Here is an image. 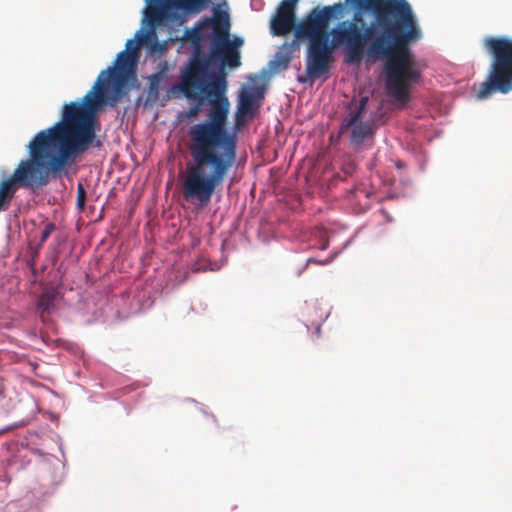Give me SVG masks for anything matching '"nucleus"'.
Returning <instances> with one entry per match:
<instances>
[{
    "label": "nucleus",
    "mask_w": 512,
    "mask_h": 512,
    "mask_svg": "<svg viewBox=\"0 0 512 512\" xmlns=\"http://www.w3.org/2000/svg\"><path fill=\"white\" fill-rule=\"evenodd\" d=\"M345 2L315 7L305 16L298 29L299 38H311L306 50L305 69L308 79L314 81L327 74L338 47L345 48V61L359 64L366 51L369 58L385 60L386 87L389 94L405 104L409 101V88L419 82L421 71L417 67L411 42L371 20L356 9L350 19L339 21L329 32L331 20L342 17Z\"/></svg>",
    "instance_id": "nucleus-1"
},
{
    "label": "nucleus",
    "mask_w": 512,
    "mask_h": 512,
    "mask_svg": "<svg viewBox=\"0 0 512 512\" xmlns=\"http://www.w3.org/2000/svg\"><path fill=\"white\" fill-rule=\"evenodd\" d=\"M229 103L210 107L207 119L188 129L191 161L182 179L183 198L199 208L206 207L237 163L238 138L227 128Z\"/></svg>",
    "instance_id": "nucleus-2"
},
{
    "label": "nucleus",
    "mask_w": 512,
    "mask_h": 512,
    "mask_svg": "<svg viewBox=\"0 0 512 512\" xmlns=\"http://www.w3.org/2000/svg\"><path fill=\"white\" fill-rule=\"evenodd\" d=\"M95 131L85 126L63 107L62 120L38 132L28 145L30 158L21 160L9 176L18 188L36 189L49 182L70 163V159L89 149Z\"/></svg>",
    "instance_id": "nucleus-3"
},
{
    "label": "nucleus",
    "mask_w": 512,
    "mask_h": 512,
    "mask_svg": "<svg viewBox=\"0 0 512 512\" xmlns=\"http://www.w3.org/2000/svg\"><path fill=\"white\" fill-rule=\"evenodd\" d=\"M136 60L137 46L132 52L121 51L117 55L115 66L101 71L93 88L87 92L81 102H70L63 107L71 110L80 122L95 131V114L106 101V91L110 82L113 80L117 85H122L127 78L133 76Z\"/></svg>",
    "instance_id": "nucleus-4"
},
{
    "label": "nucleus",
    "mask_w": 512,
    "mask_h": 512,
    "mask_svg": "<svg viewBox=\"0 0 512 512\" xmlns=\"http://www.w3.org/2000/svg\"><path fill=\"white\" fill-rule=\"evenodd\" d=\"M361 12L371 13L372 19L407 41L415 43L422 37L416 15L407 0H345Z\"/></svg>",
    "instance_id": "nucleus-5"
},
{
    "label": "nucleus",
    "mask_w": 512,
    "mask_h": 512,
    "mask_svg": "<svg viewBox=\"0 0 512 512\" xmlns=\"http://www.w3.org/2000/svg\"><path fill=\"white\" fill-rule=\"evenodd\" d=\"M211 19L213 16L206 17L184 32V39L191 42L194 48L191 58L181 72L178 84V89L187 99L201 97V92L205 88L206 68L210 66V58L202 52V42L205 39L210 40V36L214 35L215 24L206 22Z\"/></svg>",
    "instance_id": "nucleus-6"
},
{
    "label": "nucleus",
    "mask_w": 512,
    "mask_h": 512,
    "mask_svg": "<svg viewBox=\"0 0 512 512\" xmlns=\"http://www.w3.org/2000/svg\"><path fill=\"white\" fill-rule=\"evenodd\" d=\"M485 47L492 55L486 80L481 83L477 97L486 99L495 92L506 94L512 90V40L489 37Z\"/></svg>",
    "instance_id": "nucleus-7"
},
{
    "label": "nucleus",
    "mask_w": 512,
    "mask_h": 512,
    "mask_svg": "<svg viewBox=\"0 0 512 512\" xmlns=\"http://www.w3.org/2000/svg\"><path fill=\"white\" fill-rule=\"evenodd\" d=\"M210 52L207 55L210 58V63L215 60L220 62V67L217 72L210 74L208 68H206L205 76V88L201 92L202 95H206L210 107H213L215 103L225 101L229 103L228 98L225 96L227 90V73L225 67L238 68L241 65L240 51H235L230 48L224 41L218 36H210Z\"/></svg>",
    "instance_id": "nucleus-8"
},
{
    "label": "nucleus",
    "mask_w": 512,
    "mask_h": 512,
    "mask_svg": "<svg viewBox=\"0 0 512 512\" xmlns=\"http://www.w3.org/2000/svg\"><path fill=\"white\" fill-rule=\"evenodd\" d=\"M299 0H282L276 8L275 13L270 19V33L273 36L283 37L294 32V39L290 43H284L281 52L277 55L279 63L286 68L291 60L292 53L300 42H307V47L311 43V38H299L297 36L299 26L304 21V17L296 23V8Z\"/></svg>",
    "instance_id": "nucleus-9"
},
{
    "label": "nucleus",
    "mask_w": 512,
    "mask_h": 512,
    "mask_svg": "<svg viewBox=\"0 0 512 512\" xmlns=\"http://www.w3.org/2000/svg\"><path fill=\"white\" fill-rule=\"evenodd\" d=\"M211 0H149L146 17L152 26L163 21L182 23L205 9Z\"/></svg>",
    "instance_id": "nucleus-10"
},
{
    "label": "nucleus",
    "mask_w": 512,
    "mask_h": 512,
    "mask_svg": "<svg viewBox=\"0 0 512 512\" xmlns=\"http://www.w3.org/2000/svg\"><path fill=\"white\" fill-rule=\"evenodd\" d=\"M207 23H214V34L221 38L230 48L235 51H239L243 45V39L235 37L230 39V19L229 14L226 11H222L219 8H215L213 12V19L207 20Z\"/></svg>",
    "instance_id": "nucleus-11"
},
{
    "label": "nucleus",
    "mask_w": 512,
    "mask_h": 512,
    "mask_svg": "<svg viewBox=\"0 0 512 512\" xmlns=\"http://www.w3.org/2000/svg\"><path fill=\"white\" fill-rule=\"evenodd\" d=\"M341 128H351V141L356 145L362 144L365 139L372 135L371 126L369 124L361 123L358 120L352 125H347V117L344 119Z\"/></svg>",
    "instance_id": "nucleus-12"
},
{
    "label": "nucleus",
    "mask_w": 512,
    "mask_h": 512,
    "mask_svg": "<svg viewBox=\"0 0 512 512\" xmlns=\"http://www.w3.org/2000/svg\"><path fill=\"white\" fill-rule=\"evenodd\" d=\"M18 189L10 177L0 181V212L9 208Z\"/></svg>",
    "instance_id": "nucleus-13"
},
{
    "label": "nucleus",
    "mask_w": 512,
    "mask_h": 512,
    "mask_svg": "<svg viewBox=\"0 0 512 512\" xmlns=\"http://www.w3.org/2000/svg\"><path fill=\"white\" fill-rule=\"evenodd\" d=\"M57 292L54 289H46L39 296L37 308L43 313H50L55 308Z\"/></svg>",
    "instance_id": "nucleus-14"
},
{
    "label": "nucleus",
    "mask_w": 512,
    "mask_h": 512,
    "mask_svg": "<svg viewBox=\"0 0 512 512\" xmlns=\"http://www.w3.org/2000/svg\"><path fill=\"white\" fill-rule=\"evenodd\" d=\"M367 102H368L367 96L360 98L359 103L357 104L355 109L350 111L349 115L347 116V125H352L360 119V116H361L362 112L364 111V109L367 105Z\"/></svg>",
    "instance_id": "nucleus-15"
},
{
    "label": "nucleus",
    "mask_w": 512,
    "mask_h": 512,
    "mask_svg": "<svg viewBox=\"0 0 512 512\" xmlns=\"http://www.w3.org/2000/svg\"><path fill=\"white\" fill-rule=\"evenodd\" d=\"M254 102V95L251 91H243L240 96V110L247 113L251 110Z\"/></svg>",
    "instance_id": "nucleus-16"
},
{
    "label": "nucleus",
    "mask_w": 512,
    "mask_h": 512,
    "mask_svg": "<svg viewBox=\"0 0 512 512\" xmlns=\"http://www.w3.org/2000/svg\"><path fill=\"white\" fill-rule=\"evenodd\" d=\"M161 80H162L161 73H156L149 77V93L151 95H154L155 97L158 96Z\"/></svg>",
    "instance_id": "nucleus-17"
},
{
    "label": "nucleus",
    "mask_w": 512,
    "mask_h": 512,
    "mask_svg": "<svg viewBox=\"0 0 512 512\" xmlns=\"http://www.w3.org/2000/svg\"><path fill=\"white\" fill-rule=\"evenodd\" d=\"M55 229H56V226L54 223L49 222L45 225V227L41 233V236H40L38 248H40L47 241V239L55 231Z\"/></svg>",
    "instance_id": "nucleus-18"
},
{
    "label": "nucleus",
    "mask_w": 512,
    "mask_h": 512,
    "mask_svg": "<svg viewBox=\"0 0 512 512\" xmlns=\"http://www.w3.org/2000/svg\"><path fill=\"white\" fill-rule=\"evenodd\" d=\"M86 203V190L82 183L77 185V207L83 211Z\"/></svg>",
    "instance_id": "nucleus-19"
},
{
    "label": "nucleus",
    "mask_w": 512,
    "mask_h": 512,
    "mask_svg": "<svg viewBox=\"0 0 512 512\" xmlns=\"http://www.w3.org/2000/svg\"><path fill=\"white\" fill-rule=\"evenodd\" d=\"M136 37L138 38V43H135L133 39H129L126 42V50L127 52H132L134 47L137 46V50L139 49V46L145 42L146 35H144L141 31H139L136 34Z\"/></svg>",
    "instance_id": "nucleus-20"
},
{
    "label": "nucleus",
    "mask_w": 512,
    "mask_h": 512,
    "mask_svg": "<svg viewBox=\"0 0 512 512\" xmlns=\"http://www.w3.org/2000/svg\"><path fill=\"white\" fill-rule=\"evenodd\" d=\"M205 98L208 100L206 95H202L201 97L195 99L198 101V103L190 108L188 112L189 117H196L198 115L201 110V104Z\"/></svg>",
    "instance_id": "nucleus-21"
},
{
    "label": "nucleus",
    "mask_w": 512,
    "mask_h": 512,
    "mask_svg": "<svg viewBox=\"0 0 512 512\" xmlns=\"http://www.w3.org/2000/svg\"><path fill=\"white\" fill-rule=\"evenodd\" d=\"M38 256V249L34 251L32 255V259L30 261V267L32 269V272L35 273V258Z\"/></svg>",
    "instance_id": "nucleus-22"
},
{
    "label": "nucleus",
    "mask_w": 512,
    "mask_h": 512,
    "mask_svg": "<svg viewBox=\"0 0 512 512\" xmlns=\"http://www.w3.org/2000/svg\"><path fill=\"white\" fill-rule=\"evenodd\" d=\"M310 263H318V264H322L323 265V264H326L327 262L326 261L325 262H321V261L315 260L314 258H309L307 260V265L310 264Z\"/></svg>",
    "instance_id": "nucleus-23"
},
{
    "label": "nucleus",
    "mask_w": 512,
    "mask_h": 512,
    "mask_svg": "<svg viewBox=\"0 0 512 512\" xmlns=\"http://www.w3.org/2000/svg\"><path fill=\"white\" fill-rule=\"evenodd\" d=\"M316 331H317V334L319 335L320 334V326H317Z\"/></svg>",
    "instance_id": "nucleus-24"
}]
</instances>
